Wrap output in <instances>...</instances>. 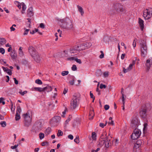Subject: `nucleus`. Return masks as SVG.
Returning <instances> with one entry per match:
<instances>
[{
  "label": "nucleus",
  "mask_w": 152,
  "mask_h": 152,
  "mask_svg": "<svg viewBox=\"0 0 152 152\" xmlns=\"http://www.w3.org/2000/svg\"><path fill=\"white\" fill-rule=\"evenodd\" d=\"M39 26L40 27L42 28H44L45 27V26L43 23H41L40 24Z\"/></svg>",
  "instance_id": "obj_60"
},
{
  "label": "nucleus",
  "mask_w": 152,
  "mask_h": 152,
  "mask_svg": "<svg viewBox=\"0 0 152 152\" xmlns=\"http://www.w3.org/2000/svg\"><path fill=\"white\" fill-rule=\"evenodd\" d=\"M100 52L101 53V54L99 56V57L100 58H103L104 57V54L103 52L102 51H101Z\"/></svg>",
  "instance_id": "obj_51"
},
{
  "label": "nucleus",
  "mask_w": 152,
  "mask_h": 152,
  "mask_svg": "<svg viewBox=\"0 0 152 152\" xmlns=\"http://www.w3.org/2000/svg\"><path fill=\"white\" fill-rule=\"evenodd\" d=\"M100 150V148H97L96 150H92L91 151V152H98V151H99Z\"/></svg>",
  "instance_id": "obj_64"
},
{
  "label": "nucleus",
  "mask_w": 152,
  "mask_h": 152,
  "mask_svg": "<svg viewBox=\"0 0 152 152\" xmlns=\"http://www.w3.org/2000/svg\"><path fill=\"white\" fill-rule=\"evenodd\" d=\"M0 53H1L2 54H4L5 53L4 49L2 48H0Z\"/></svg>",
  "instance_id": "obj_53"
},
{
  "label": "nucleus",
  "mask_w": 152,
  "mask_h": 152,
  "mask_svg": "<svg viewBox=\"0 0 152 152\" xmlns=\"http://www.w3.org/2000/svg\"><path fill=\"white\" fill-rule=\"evenodd\" d=\"M143 143V141L142 140H137L136 143L135 144L134 147V150H135L136 148H139L140 146Z\"/></svg>",
  "instance_id": "obj_14"
},
{
  "label": "nucleus",
  "mask_w": 152,
  "mask_h": 152,
  "mask_svg": "<svg viewBox=\"0 0 152 152\" xmlns=\"http://www.w3.org/2000/svg\"><path fill=\"white\" fill-rule=\"evenodd\" d=\"M107 87V86L105 85L102 84H101L100 85V88L101 89H102L103 88H105Z\"/></svg>",
  "instance_id": "obj_49"
},
{
  "label": "nucleus",
  "mask_w": 152,
  "mask_h": 152,
  "mask_svg": "<svg viewBox=\"0 0 152 152\" xmlns=\"http://www.w3.org/2000/svg\"><path fill=\"white\" fill-rule=\"evenodd\" d=\"M24 120V126L26 127H28L31 125L32 118L28 113L23 115Z\"/></svg>",
  "instance_id": "obj_5"
},
{
  "label": "nucleus",
  "mask_w": 152,
  "mask_h": 152,
  "mask_svg": "<svg viewBox=\"0 0 152 152\" xmlns=\"http://www.w3.org/2000/svg\"><path fill=\"white\" fill-rule=\"evenodd\" d=\"M41 145L42 146H44L46 145H49V142L47 141L42 142L41 143Z\"/></svg>",
  "instance_id": "obj_42"
},
{
  "label": "nucleus",
  "mask_w": 152,
  "mask_h": 152,
  "mask_svg": "<svg viewBox=\"0 0 152 152\" xmlns=\"http://www.w3.org/2000/svg\"><path fill=\"white\" fill-rule=\"evenodd\" d=\"M143 21L140 18H139V23L141 30H143L144 28Z\"/></svg>",
  "instance_id": "obj_20"
},
{
  "label": "nucleus",
  "mask_w": 152,
  "mask_h": 152,
  "mask_svg": "<svg viewBox=\"0 0 152 152\" xmlns=\"http://www.w3.org/2000/svg\"><path fill=\"white\" fill-rule=\"evenodd\" d=\"M68 137L71 140H72L73 138V137L72 134H69L68 135Z\"/></svg>",
  "instance_id": "obj_61"
},
{
  "label": "nucleus",
  "mask_w": 152,
  "mask_h": 152,
  "mask_svg": "<svg viewBox=\"0 0 152 152\" xmlns=\"http://www.w3.org/2000/svg\"><path fill=\"white\" fill-rule=\"evenodd\" d=\"M79 51L85 49L83 43L81 44L77 45Z\"/></svg>",
  "instance_id": "obj_21"
},
{
  "label": "nucleus",
  "mask_w": 152,
  "mask_h": 152,
  "mask_svg": "<svg viewBox=\"0 0 152 152\" xmlns=\"http://www.w3.org/2000/svg\"><path fill=\"white\" fill-rule=\"evenodd\" d=\"M79 50L77 48V45L74 46L71 49L70 53H75L79 52Z\"/></svg>",
  "instance_id": "obj_17"
},
{
  "label": "nucleus",
  "mask_w": 152,
  "mask_h": 152,
  "mask_svg": "<svg viewBox=\"0 0 152 152\" xmlns=\"http://www.w3.org/2000/svg\"><path fill=\"white\" fill-rule=\"evenodd\" d=\"M109 106L107 104H106L104 106V108L106 110H107L109 109Z\"/></svg>",
  "instance_id": "obj_55"
},
{
  "label": "nucleus",
  "mask_w": 152,
  "mask_h": 152,
  "mask_svg": "<svg viewBox=\"0 0 152 152\" xmlns=\"http://www.w3.org/2000/svg\"><path fill=\"white\" fill-rule=\"evenodd\" d=\"M135 39H134V41L133 42V46L134 47H135L136 46V41Z\"/></svg>",
  "instance_id": "obj_59"
},
{
  "label": "nucleus",
  "mask_w": 152,
  "mask_h": 152,
  "mask_svg": "<svg viewBox=\"0 0 152 152\" xmlns=\"http://www.w3.org/2000/svg\"><path fill=\"white\" fill-rule=\"evenodd\" d=\"M152 11V8H150L148 9H147L143 12V16L145 19H148L151 16V13L150 14V12Z\"/></svg>",
  "instance_id": "obj_8"
},
{
  "label": "nucleus",
  "mask_w": 152,
  "mask_h": 152,
  "mask_svg": "<svg viewBox=\"0 0 152 152\" xmlns=\"http://www.w3.org/2000/svg\"><path fill=\"white\" fill-rule=\"evenodd\" d=\"M140 134V131L139 129L136 128L131 136V138L134 140L137 139L139 137Z\"/></svg>",
  "instance_id": "obj_9"
},
{
  "label": "nucleus",
  "mask_w": 152,
  "mask_h": 152,
  "mask_svg": "<svg viewBox=\"0 0 152 152\" xmlns=\"http://www.w3.org/2000/svg\"><path fill=\"white\" fill-rule=\"evenodd\" d=\"M28 50L29 53L30 54L31 57L33 56L34 54H37V52L36 51L35 48L32 46H30L28 47Z\"/></svg>",
  "instance_id": "obj_13"
},
{
  "label": "nucleus",
  "mask_w": 152,
  "mask_h": 152,
  "mask_svg": "<svg viewBox=\"0 0 152 152\" xmlns=\"http://www.w3.org/2000/svg\"><path fill=\"white\" fill-rule=\"evenodd\" d=\"M77 7L78 9V11L80 13L81 15H83L84 13V12L83 8L79 5H77Z\"/></svg>",
  "instance_id": "obj_25"
},
{
  "label": "nucleus",
  "mask_w": 152,
  "mask_h": 152,
  "mask_svg": "<svg viewBox=\"0 0 152 152\" xmlns=\"http://www.w3.org/2000/svg\"><path fill=\"white\" fill-rule=\"evenodd\" d=\"M85 49L90 48L91 46V44L90 42H86L83 43Z\"/></svg>",
  "instance_id": "obj_27"
},
{
  "label": "nucleus",
  "mask_w": 152,
  "mask_h": 152,
  "mask_svg": "<svg viewBox=\"0 0 152 152\" xmlns=\"http://www.w3.org/2000/svg\"><path fill=\"white\" fill-rule=\"evenodd\" d=\"M94 115V110H91L89 114V119L92 120L93 118Z\"/></svg>",
  "instance_id": "obj_24"
},
{
  "label": "nucleus",
  "mask_w": 152,
  "mask_h": 152,
  "mask_svg": "<svg viewBox=\"0 0 152 152\" xmlns=\"http://www.w3.org/2000/svg\"><path fill=\"white\" fill-rule=\"evenodd\" d=\"M78 94H75L73 96L70 102L71 108L75 109L78 105L79 100V96Z\"/></svg>",
  "instance_id": "obj_4"
},
{
  "label": "nucleus",
  "mask_w": 152,
  "mask_h": 152,
  "mask_svg": "<svg viewBox=\"0 0 152 152\" xmlns=\"http://www.w3.org/2000/svg\"><path fill=\"white\" fill-rule=\"evenodd\" d=\"M51 131V129L50 128L48 127V128L47 129L45 132V134L46 135H48L50 133Z\"/></svg>",
  "instance_id": "obj_28"
},
{
  "label": "nucleus",
  "mask_w": 152,
  "mask_h": 152,
  "mask_svg": "<svg viewBox=\"0 0 152 152\" xmlns=\"http://www.w3.org/2000/svg\"><path fill=\"white\" fill-rule=\"evenodd\" d=\"M18 144L14 146H11V148L12 149H16L17 147L18 146Z\"/></svg>",
  "instance_id": "obj_63"
},
{
  "label": "nucleus",
  "mask_w": 152,
  "mask_h": 152,
  "mask_svg": "<svg viewBox=\"0 0 152 152\" xmlns=\"http://www.w3.org/2000/svg\"><path fill=\"white\" fill-rule=\"evenodd\" d=\"M110 11L111 13H124L125 10L121 4L115 2L113 3L112 8Z\"/></svg>",
  "instance_id": "obj_1"
},
{
  "label": "nucleus",
  "mask_w": 152,
  "mask_h": 152,
  "mask_svg": "<svg viewBox=\"0 0 152 152\" xmlns=\"http://www.w3.org/2000/svg\"><path fill=\"white\" fill-rule=\"evenodd\" d=\"M6 72L10 75H11L12 74V73L11 70L9 69L8 70H7Z\"/></svg>",
  "instance_id": "obj_56"
},
{
  "label": "nucleus",
  "mask_w": 152,
  "mask_h": 152,
  "mask_svg": "<svg viewBox=\"0 0 152 152\" xmlns=\"http://www.w3.org/2000/svg\"><path fill=\"white\" fill-rule=\"evenodd\" d=\"M36 83L39 85H42V82L39 79H37L35 80Z\"/></svg>",
  "instance_id": "obj_39"
},
{
  "label": "nucleus",
  "mask_w": 152,
  "mask_h": 152,
  "mask_svg": "<svg viewBox=\"0 0 152 152\" xmlns=\"http://www.w3.org/2000/svg\"><path fill=\"white\" fill-rule=\"evenodd\" d=\"M24 30L25 31H24V32L23 34L24 35H26L28 34V32L29 31V29H26V28H24Z\"/></svg>",
  "instance_id": "obj_45"
},
{
  "label": "nucleus",
  "mask_w": 152,
  "mask_h": 152,
  "mask_svg": "<svg viewBox=\"0 0 152 152\" xmlns=\"http://www.w3.org/2000/svg\"><path fill=\"white\" fill-rule=\"evenodd\" d=\"M139 124V122L137 118L135 117H133L131 121V126L134 129L137 128Z\"/></svg>",
  "instance_id": "obj_10"
},
{
  "label": "nucleus",
  "mask_w": 152,
  "mask_h": 152,
  "mask_svg": "<svg viewBox=\"0 0 152 152\" xmlns=\"http://www.w3.org/2000/svg\"><path fill=\"white\" fill-rule=\"evenodd\" d=\"M151 60L148 59L146 61V66L147 67V69L148 71L149 70L151 66Z\"/></svg>",
  "instance_id": "obj_19"
},
{
  "label": "nucleus",
  "mask_w": 152,
  "mask_h": 152,
  "mask_svg": "<svg viewBox=\"0 0 152 152\" xmlns=\"http://www.w3.org/2000/svg\"><path fill=\"white\" fill-rule=\"evenodd\" d=\"M10 55L12 58H15L17 56V53H16L15 51V50L12 51L10 53Z\"/></svg>",
  "instance_id": "obj_23"
},
{
  "label": "nucleus",
  "mask_w": 152,
  "mask_h": 152,
  "mask_svg": "<svg viewBox=\"0 0 152 152\" xmlns=\"http://www.w3.org/2000/svg\"><path fill=\"white\" fill-rule=\"evenodd\" d=\"M16 2L17 4V6L18 7L19 9H20L21 8V4H20L17 1H16Z\"/></svg>",
  "instance_id": "obj_50"
},
{
  "label": "nucleus",
  "mask_w": 152,
  "mask_h": 152,
  "mask_svg": "<svg viewBox=\"0 0 152 152\" xmlns=\"http://www.w3.org/2000/svg\"><path fill=\"white\" fill-rule=\"evenodd\" d=\"M13 79L14 80L15 84L16 85L18 84V82L16 79L15 78H13Z\"/></svg>",
  "instance_id": "obj_62"
},
{
  "label": "nucleus",
  "mask_w": 152,
  "mask_h": 152,
  "mask_svg": "<svg viewBox=\"0 0 152 152\" xmlns=\"http://www.w3.org/2000/svg\"><path fill=\"white\" fill-rule=\"evenodd\" d=\"M141 55L142 56L145 57L147 53V47L145 43L143 44L141 47Z\"/></svg>",
  "instance_id": "obj_11"
},
{
  "label": "nucleus",
  "mask_w": 152,
  "mask_h": 152,
  "mask_svg": "<svg viewBox=\"0 0 152 152\" xmlns=\"http://www.w3.org/2000/svg\"><path fill=\"white\" fill-rule=\"evenodd\" d=\"M109 72H104L103 74V76L104 77H106L109 76Z\"/></svg>",
  "instance_id": "obj_38"
},
{
  "label": "nucleus",
  "mask_w": 152,
  "mask_h": 152,
  "mask_svg": "<svg viewBox=\"0 0 152 152\" xmlns=\"http://www.w3.org/2000/svg\"><path fill=\"white\" fill-rule=\"evenodd\" d=\"M42 122L40 120H38L35 122L34 125L32 127V129L36 132H37L42 130Z\"/></svg>",
  "instance_id": "obj_6"
},
{
  "label": "nucleus",
  "mask_w": 152,
  "mask_h": 152,
  "mask_svg": "<svg viewBox=\"0 0 152 152\" xmlns=\"http://www.w3.org/2000/svg\"><path fill=\"white\" fill-rule=\"evenodd\" d=\"M109 136L107 135V133L105 132L103 133L101 135L100 139H107V138L109 137Z\"/></svg>",
  "instance_id": "obj_22"
},
{
  "label": "nucleus",
  "mask_w": 152,
  "mask_h": 152,
  "mask_svg": "<svg viewBox=\"0 0 152 152\" xmlns=\"http://www.w3.org/2000/svg\"><path fill=\"white\" fill-rule=\"evenodd\" d=\"M19 93L22 96H23L25 94H26L27 93V91H24L22 92V91H19Z\"/></svg>",
  "instance_id": "obj_44"
},
{
  "label": "nucleus",
  "mask_w": 152,
  "mask_h": 152,
  "mask_svg": "<svg viewBox=\"0 0 152 152\" xmlns=\"http://www.w3.org/2000/svg\"><path fill=\"white\" fill-rule=\"evenodd\" d=\"M33 9L32 7H30L28 10L27 14L29 17H31L33 15Z\"/></svg>",
  "instance_id": "obj_18"
},
{
  "label": "nucleus",
  "mask_w": 152,
  "mask_h": 152,
  "mask_svg": "<svg viewBox=\"0 0 152 152\" xmlns=\"http://www.w3.org/2000/svg\"><path fill=\"white\" fill-rule=\"evenodd\" d=\"M39 136L40 139L42 140L44 137V134L42 133H40L39 134Z\"/></svg>",
  "instance_id": "obj_37"
},
{
  "label": "nucleus",
  "mask_w": 152,
  "mask_h": 152,
  "mask_svg": "<svg viewBox=\"0 0 152 152\" xmlns=\"http://www.w3.org/2000/svg\"><path fill=\"white\" fill-rule=\"evenodd\" d=\"M75 61L77 63H79V64H81L82 63L81 60L80 59H78L77 58H76L75 59Z\"/></svg>",
  "instance_id": "obj_57"
},
{
  "label": "nucleus",
  "mask_w": 152,
  "mask_h": 152,
  "mask_svg": "<svg viewBox=\"0 0 152 152\" xmlns=\"http://www.w3.org/2000/svg\"><path fill=\"white\" fill-rule=\"evenodd\" d=\"M96 134L95 132H93L92 133L91 137L93 140H95L96 139Z\"/></svg>",
  "instance_id": "obj_33"
},
{
  "label": "nucleus",
  "mask_w": 152,
  "mask_h": 152,
  "mask_svg": "<svg viewBox=\"0 0 152 152\" xmlns=\"http://www.w3.org/2000/svg\"><path fill=\"white\" fill-rule=\"evenodd\" d=\"M32 57L38 63L39 62L41 61V58L38 52H37V54H34Z\"/></svg>",
  "instance_id": "obj_15"
},
{
  "label": "nucleus",
  "mask_w": 152,
  "mask_h": 152,
  "mask_svg": "<svg viewBox=\"0 0 152 152\" xmlns=\"http://www.w3.org/2000/svg\"><path fill=\"white\" fill-rule=\"evenodd\" d=\"M151 108V105L149 103L142 105L139 110V113L141 117L142 118H145L147 115V110Z\"/></svg>",
  "instance_id": "obj_2"
},
{
  "label": "nucleus",
  "mask_w": 152,
  "mask_h": 152,
  "mask_svg": "<svg viewBox=\"0 0 152 152\" xmlns=\"http://www.w3.org/2000/svg\"><path fill=\"white\" fill-rule=\"evenodd\" d=\"M6 42V41L4 38H0V43L1 45H3L5 44Z\"/></svg>",
  "instance_id": "obj_29"
},
{
  "label": "nucleus",
  "mask_w": 152,
  "mask_h": 152,
  "mask_svg": "<svg viewBox=\"0 0 152 152\" xmlns=\"http://www.w3.org/2000/svg\"><path fill=\"white\" fill-rule=\"evenodd\" d=\"M102 72L101 70H98L96 71V75L98 77H99L102 75Z\"/></svg>",
  "instance_id": "obj_30"
},
{
  "label": "nucleus",
  "mask_w": 152,
  "mask_h": 152,
  "mask_svg": "<svg viewBox=\"0 0 152 152\" xmlns=\"http://www.w3.org/2000/svg\"><path fill=\"white\" fill-rule=\"evenodd\" d=\"M72 118V116L70 115H69L67 119L65 121L66 124H68V122L70 121L71 119Z\"/></svg>",
  "instance_id": "obj_32"
},
{
  "label": "nucleus",
  "mask_w": 152,
  "mask_h": 152,
  "mask_svg": "<svg viewBox=\"0 0 152 152\" xmlns=\"http://www.w3.org/2000/svg\"><path fill=\"white\" fill-rule=\"evenodd\" d=\"M61 118L59 116L53 117L50 121V124L53 126H57L60 123Z\"/></svg>",
  "instance_id": "obj_7"
},
{
  "label": "nucleus",
  "mask_w": 152,
  "mask_h": 152,
  "mask_svg": "<svg viewBox=\"0 0 152 152\" xmlns=\"http://www.w3.org/2000/svg\"><path fill=\"white\" fill-rule=\"evenodd\" d=\"M58 133L57 134V135L58 136H62L63 135V132L61 130H59L58 131Z\"/></svg>",
  "instance_id": "obj_48"
},
{
  "label": "nucleus",
  "mask_w": 152,
  "mask_h": 152,
  "mask_svg": "<svg viewBox=\"0 0 152 152\" xmlns=\"http://www.w3.org/2000/svg\"><path fill=\"white\" fill-rule=\"evenodd\" d=\"M75 58H76L75 57H72L68 58L67 60H70V61H73L74 60H75Z\"/></svg>",
  "instance_id": "obj_54"
},
{
  "label": "nucleus",
  "mask_w": 152,
  "mask_h": 152,
  "mask_svg": "<svg viewBox=\"0 0 152 152\" xmlns=\"http://www.w3.org/2000/svg\"><path fill=\"white\" fill-rule=\"evenodd\" d=\"M105 140V146L106 148H108L111 145V143L110 142V138L109 137L108 138H107Z\"/></svg>",
  "instance_id": "obj_16"
},
{
  "label": "nucleus",
  "mask_w": 152,
  "mask_h": 152,
  "mask_svg": "<svg viewBox=\"0 0 152 152\" xmlns=\"http://www.w3.org/2000/svg\"><path fill=\"white\" fill-rule=\"evenodd\" d=\"M62 23L61 26L62 28L68 30H72L74 28L72 23L71 20L69 19H66L62 20Z\"/></svg>",
  "instance_id": "obj_3"
},
{
  "label": "nucleus",
  "mask_w": 152,
  "mask_h": 152,
  "mask_svg": "<svg viewBox=\"0 0 152 152\" xmlns=\"http://www.w3.org/2000/svg\"><path fill=\"white\" fill-rule=\"evenodd\" d=\"M21 6L22 7V10L23 11H24L26 9V5L23 2L21 3Z\"/></svg>",
  "instance_id": "obj_34"
},
{
  "label": "nucleus",
  "mask_w": 152,
  "mask_h": 152,
  "mask_svg": "<svg viewBox=\"0 0 152 152\" xmlns=\"http://www.w3.org/2000/svg\"><path fill=\"white\" fill-rule=\"evenodd\" d=\"M69 74V72L68 71H64L62 72L61 75L63 76L67 75Z\"/></svg>",
  "instance_id": "obj_35"
},
{
  "label": "nucleus",
  "mask_w": 152,
  "mask_h": 152,
  "mask_svg": "<svg viewBox=\"0 0 152 152\" xmlns=\"http://www.w3.org/2000/svg\"><path fill=\"white\" fill-rule=\"evenodd\" d=\"M0 124L3 127H5L6 126V123L5 121H1Z\"/></svg>",
  "instance_id": "obj_41"
},
{
  "label": "nucleus",
  "mask_w": 152,
  "mask_h": 152,
  "mask_svg": "<svg viewBox=\"0 0 152 152\" xmlns=\"http://www.w3.org/2000/svg\"><path fill=\"white\" fill-rule=\"evenodd\" d=\"M133 65H133L132 64H130L129 65V67L128 68V70H131L132 69V68Z\"/></svg>",
  "instance_id": "obj_58"
},
{
  "label": "nucleus",
  "mask_w": 152,
  "mask_h": 152,
  "mask_svg": "<svg viewBox=\"0 0 152 152\" xmlns=\"http://www.w3.org/2000/svg\"><path fill=\"white\" fill-rule=\"evenodd\" d=\"M75 80L74 77L72 76V80L70 81L69 83L71 85H73L74 84Z\"/></svg>",
  "instance_id": "obj_43"
},
{
  "label": "nucleus",
  "mask_w": 152,
  "mask_h": 152,
  "mask_svg": "<svg viewBox=\"0 0 152 152\" xmlns=\"http://www.w3.org/2000/svg\"><path fill=\"white\" fill-rule=\"evenodd\" d=\"M105 139H100L99 145L100 146H102L105 144Z\"/></svg>",
  "instance_id": "obj_26"
},
{
  "label": "nucleus",
  "mask_w": 152,
  "mask_h": 152,
  "mask_svg": "<svg viewBox=\"0 0 152 152\" xmlns=\"http://www.w3.org/2000/svg\"><path fill=\"white\" fill-rule=\"evenodd\" d=\"M19 55L20 56H22L23 55V53L22 51V48L21 47H20L19 49Z\"/></svg>",
  "instance_id": "obj_36"
},
{
  "label": "nucleus",
  "mask_w": 152,
  "mask_h": 152,
  "mask_svg": "<svg viewBox=\"0 0 152 152\" xmlns=\"http://www.w3.org/2000/svg\"><path fill=\"white\" fill-rule=\"evenodd\" d=\"M72 69L73 71H75L77 70V67L75 65H73L72 67Z\"/></svg>",
  "instance_id": "obj_47"
},
{
  "label": "nucleus",
  "mask_w": 152,
  "mask_h": 152,
  "mask_svg": "<svg viewBox=\"0 0 152 152\" xmlns=\"http://www.w3.org/2000/svg\"><path fill=\"white\" fill-rule=\"evenodd\" d=\"M74 141L77 143H78L79 142V137L77 136L76 138L74 139Z\"/></svg>",
  "instance_id": "obj_46"
},
{
  "label": "nucleus",
  "mask_w": 152,
  "mask_h": 152,
  "mask_svg": "<svg viewBox=\"0 0 152 152\" xmlns=\"http://www.w3.org/2000/svg\"><path fill=\"white\" fill-rule=\"evenodd\" d=\"M20 113H16L15 117V119L16 121H18L20 119Z\"/></svg>",
  "instance_id": "obj_31"
},
{
  "label": "nucleus",
  "mask_w": 152,
  "mask_h": 152,
  "mask_svg": "<svg viewBox=\"0 0 152 152\" xmlns=\"http://www.w3.org/2000/svg\"><path fill=\"white\" fill-rule=\"evenodd\" d=\"M48 88H50L49 91H52V88L51 86H48L42 88L40 87H34V89L35 91H37L39 92H42L45 90H46Z\"/></svg>",
  "instance_id": "obj_12"
},
{
  "label": "nucleus",
  "mask_w": 152,
  "mask_h": 152,
  "mask_svg": "<svg viewBox=\"0 0 152 152\" xmlns=\"http://www.w3.org/2000/svg\"><path fill=\"white\" fill-rule=\"evenodd\" d=\"M21 111L20 107L19 106L17 107V108L16 113H20Z\"/></svg>",
  "instance_id": "obj_40"
},
{
  "label": "nucleus",
  "mask_w": 152,
  "mask_h": 152,
  "mask_svg": "<svg viewBox=\"0 0 152 152\" xmlns=\"http://www.w3.org/2000/svg\"><path fill=\"white\" fill-rule=\"evenodd\" d=\"M124 99H124V97H123V99H122V103H123V104L122 109L123 110H124L125 109V108H124V103H125Z\"/></svg>",
  "instance_id": "obj_52"
}]
</instances>
